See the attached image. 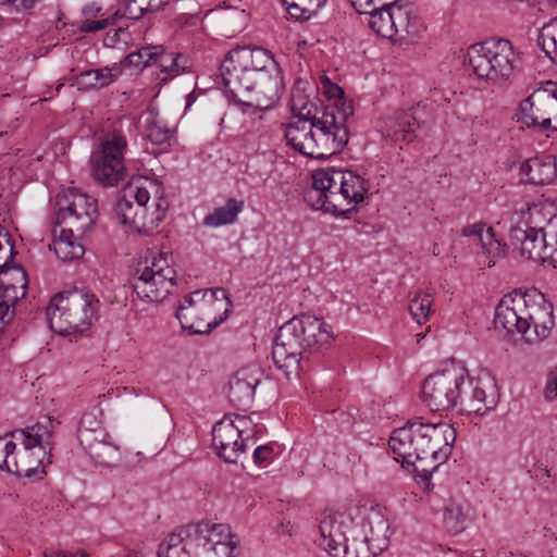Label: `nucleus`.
Masks as SVG:
<instances>
[{
	"instance_id": "obj_1",
	"label": "nucleus",
	"mask_w": 557,
	"mask_h": 557,
	"mask_svg": "<svg viewBox=\"0 0 557 557\" xmlns=\"http://www.w3.org/2000/svg\"><path fill=\"white\" fill-rule=\"evenodd\" d=\"M455 441L456 431L448 423L409 421L392 432L388 445L403 465L420 461L421 468L417 467L416 472L426 481L448 459Z\"/></svg>"
},
{
	"instance_id": "obj_2",
	"label": "nucleus",
	"mask_w": 557,
	"mask_h": 557,
	"mask_svg": "<svg viewBox=\"0 0 557 557\" xmlns=\"http://www.w3.org/2000/svg\"><path fill=\"white\" fill-rule=\"evenodd\" d=\"M354 113L350 103L325 106L315 121L297 119L285 125L284 137L288 146L313 159H326L338 153L347 145V120Z\"/></svg>"
},
{
	"instance_id": "obj_3",
	"label": "nucleus",
	"mask_w": 557,
	"mask_h": 557,
	"mask_svg": "<svg viewBox=\"0 0 557 557\" xmlns=\"http://www.w3.org/2000/svg\"><path fill=\"white\" fill-rule=\"evenodd\" d=\"M494 323L508 334H520L529 344L547 338L555 325L553 305L542 293L512 292L495 309Z\"/></svg>"
},
{
	"instance_id": "obj_4",
	"label": "nucleus",
	"mask_w": 557,
	"mask_h": 557,
	"mask_svg": "<svg viewBox=\"0 0 557 557\" xmlns=\"http://www.w3.org/2000/svg\"><path fill=\"white\" fill-rule=\"evenodd\" d=\"M332 341L333 331L322 318L294 317L278 329L272 348L273 362L286 376L297 374L304 351H320Z\"/></svg>"
},
{
	"instance_id": "obj_5",
	"label": "nucleus",
	"mask_w": 557,
	"mask_h": 557,
	"mask_svg": "<svg viewBox=\"0 0 557 557\" xmlns=\"http://www.w3.org/2000/svg\"><path fill=\"white\" fill-rule=\"evenodd\" d=\"M100 301L84 289H72L53 296L46 314L50 329L60 335H77L87 332L98 319Z\"/></svg>"
},
{
	"instance_id": "obj_6",
	"label": "nucleus",
	"mask_w": 557,
	"mask_h": 557,
	"mask_svg": "<svg viewBox=\"0 0 557 557\" xmlns=\"http://www.w3.org/2000/svg\"><path fill=\"white\" fill-rule=\"evenodd\" d=\"M467 61L479 79L494 85L509 84L520 69V54L505 38L493 37L471 45Z\"/></svg>"
},
{
	"instance_id": "obj_7",
	"label": "nucleus",
	"mask_w": 557,
	"mask_h": 557,
	"mask_svg": "<svg viewBox=\"0 0 557 557\" xmlns=\"http://www.w3.org/2000/svg\"><path fill=\"white\" fill-rule=\"evenodd\" d=\"M232 307L224 288L198 289L185 296L176 310L184 331L207 334L221 324Z\"/></svg>"
},
{
	"instance_id": "obj_8",
	"label": "nucleus",
	"mask_w": 557,
	"mask_h": 557,
	"mask_svg": "<svg viewBox=\"0 0 557 557\" xmlns=\"http://www.w3.org/2000/svg\"><path fill=\"white\" fill-rule=\"evenodd\" d=\"M231 61L239 72L247 67L259 72V89L251 99H247V107L258 110H268L280 98L283 78L277 62L271 52L261 47H238L230 51Z\"/></svg>"
},
{
	"instance_id": "obj_9",
	"label": "nucleus",
	"mask_w": 557,
	"mask_h": 557,
	"mask_svg": "<svg viewBox=\"0 0 557 557\" xmlns=\"http://www.w3.org/2000/svg\"><path fill=\"white\" fill-rule=\"evenodd\" d=\"M54 420L47 418L42 422L11 432L17 441L16 453L12 458L10 473L30 478L45 473V465L50 462Z\"/></svg>"
},
{
	"instance_id": "obj_10",
	"label": "nucleus",
	"mask_w": 557,
	"mask_h": 557,
	"mask_svg": "<svg viewBox=\"0 0 557 557\" xmlns=\"http://www.w3.org/2000/svg\"><path fill=\"white\" fill-rule=\"evenodd\" d=\"M468 370L461 361L451 360L429 375L422 385V400L432 411H444L460 406L461 389Z\"/></svg>"
},
{
	"instance_id": "obj_11",
	"label": "nucleus",
	"mask_w": 557,
	"mask_h": 557,
	"mask_svg": "<svg viewBox=\"0 0 557 557\" xmlns=\"http://www.w3.org/2000/svg\"><path fill=\"white\" fill-rule=\"evenodd\" d=\"M176 271L166 255L146 258L135 269L133 288L138 298L145 301L163 300L174 286Z\"/></svg>"
},
{
	"instance_id": "obj_12",
	"label": "nucleus",
	"mask_w": 557,
	"mask_h": 557,
	"mask_svg": "<svg viewBox=\"0 0 557 557\" xmlns=\"http://www.w3.org/2000/svg\"><path fill=\"white\" fill-rule=\"evenodd\" d=\"M228 534V525L199 522L186 524L170 533L159 545L158 557H193V547L210 546L213 535Z\"/></svg>"
},
{
	"instance_id": "obj_13",
	"label": "nucleus",
	"mask_w": 557,
	"mask_h": 557,
	"mask_svg": "<svg viewBox=\"0 0 557 557\" xmlns=\"http://www.w3.org/2000/svg\"><path fill=\"white\" fill-rule=\"evenodd\" d=\"M127 150L126 137L120 131L108 133L99 149L92 154V174L104 186H115L124 180V154Z\"/></svg>"
},
{
	"instance_id": "obj_14",
	"label": "nucleus",
	"mask_w": 557,
	"mask_h": 557,
	"mask_svg": "<svg viewBox=\"0 0 557 557\" xmlns=\"http://www.w3.org/2000/svg\"><path fill=\"white\" fill-rule=\"evenodd\" d=\"M55 207L54 224L69 226L78 233L89 231L98 215L97 200L74 187L57 195Z\"/></svg>"
},
{
	"instance_id": "obj_15",
	"label": "nucleus",
	"mask_w": 557,
	"mask_h": 557,
	"mask_svg": "<svg viewBox=\"0 0 557 557\" xmlns=\"http://www.w3.org/2000/svg\"><path fill=\"white\" fill-rule=\"evenodd\" d=\"M521 121L529 128L557 131V83H542L520 102Z\"/></svg>"
},
{
	"instance_id": "obj_16",
	"label": "nucleus",
	"mask_w": 557,
	"mask_h": 557,
	"mask_svg": "<svg viewBox=\"0 0 557 557\" xmlns=\"http://www.w3.org/2000/svg\"><path fill=\"white\" fill-rule=\"evenodd\" d=\"M342 169H319L312 174V188L307 193V199L314 209H321L335 215H344L343 202L336 197H342L343 184L341 183Z\"/></svg>"
},
{
	"instance_id": "obj_17",
	"label": "nucleus",
	"mask_w": 557,
	"mask_h": 557,
	"mask_svg": "<svg viewBox=\"0 0 557 557\" xmlns=\"http://www.w3.org/2000/svg\"><path fill=\"white\" fill-rule=\"evenodd\" d=\"M251 421L246 416H225L212 429V441L218 455L226 462H236L245 450L244 434L248 433Z\"/></svg>"
},
{
	"instance_id": "obj_18",
	"label": "nucleus",
	"mask_w": 557,
	"mask_h": 557,
	"mask_svg": "<svg viewBox=\"0 0 557 557\" xmlns=\"http://www.w3.org/2000/svg\"><path fill=\"white\" fill-rule=\"evenodd\" d=\"M498 400L499 395L493 377L468 375L461 389L460 411L469 416H485L496 408Z\"/></svg>"
},
{
	"instance_id": "obj_19",
	"label": "nucleus",
	"mask_w": 557,
	"mask_h": 557,
	"mask_svg": "<svg viewBox=\"0 0 557 557\" xmlns=\"http://www.w3.org/2000/svg\"><path fill=\"white\" fill-rule=\"evenodd\" d=\"M354 524L346 511H325L319 524V545L334 557H339L348 542L347 533Z\"/></svg>"
},
{
	"instance_id": "obj_20",
	"label": "nucleus",
	"mask_w": 557,
	"mask_h": 557,
	"mask_svg": "<svg viewBox=\"0 0 557 557\" xmlns=\"http://www.w3.org/2000/svg\"><path fill=\"white\" fill-rule=\"evenodd\" d=\"M220 75L226 92L244 106H247V99H251L259 89V72L249 67L239 72L235 62L231 61L230 52L220 65Z\"/></svg>"
},
{
	"instance_id": "obj_21",
	"label": "nucleus",
	"mask_w": 557,
	"mask_h": 557,
	"mask_svg": "<svg viewBox=\"0 0 557 557\" xmlns=\"http://www.w3.org/2000/svg\"><path fill=\"white\" fill-rule=\"evenodd\" d=\"M220 75L226 92L244 106H247V99H251L259 89V72L249 67L239 72L235 62L231 61L230 52L220 65Z\"/></svg>"
},
{
	"instance_id": "obj_22",
	"label": "nucleus",
	"mask_w": 557,
	"mask_h": 557,
	"mask_svg": "<svg viewBox=\"0 0 557 557\" xmlns=\"http://www.w3.org/2000/svg\"><path fill=\"white\" fill-rule=\"evenodd\" d=\"M27 285L26 273L22 269L3 271L0 278V321L4 326L13 320L15 306L25 296Z\"/></svg>"
},
{
	"instance_id": "obj_23",
	"label": "nucleus",
	"mask_w": 557,
	"mask_h": 557,
	"mask_svg": "<svg viewBox=\"0 0 557 557\" xmlns=\"http://www.w3.org/2000/svg\"><path fill=\"white\" fill-rule=\"evenodd\" d=\"M509 238L523 258L541 262L549 261L553 243L546 233L542 234V232L530 231L522 226H513L510 230Z\"/></svg>"
},
{
	"instance_id": "obj_24",
	"label": "nucleus",
	"mask_w": 557,
	"mask_h": 557,
	"mask_svg": "<svg viewBox=\"0 0 557 557\" xmlns=\"http://www.w3.org/2000/svg\"><path fill=\"white\" fill-rule=\"evenodd\" d=\"M418 128L419 122L412 110L396 111L377 123L382 138L391 144L413 141Z\"/></svg>"
},
{
	"instance_id": "obj_25",
	"label": "nucleus",
	"mask_w": 557,
	"mask_h": 557,
	"mask_svg": "<svg viewBox=\"0 0 557 557\" xmlns=\"http://www.w3.org/2000/svg\"><path fill=\"white\" fill-rule=\"evenodd\" d=\"M262 372L257 367L238 370L230 381V401L239 409L248 408L253 400L256 387L260 384Z\"/></svg>"
},
{
	"instance_id": "obj_26",
	"label": "nucleus",
	"mask_w": 557,
	"mask_h": 557,
	"mask_svg": "<svg viewBox=\"0 0 557 557\" xmlns=\"http://www.w3.org/2000/svg\"><path fill=\"white\" fill-rule=\"evenodd\" d=\"M85 233H78L64 225H54L52 230V244L50 249L63 262H72L84 256L85 248L82 243V236Z\"/></svg>"
},
{
	"instance_id": "obj_27",
	"label": "nucleus",
	"mask_w": 557,
	"mask_h": 557,
	"mask_svg": "<svg viewBox=\"0 0 557 557\" xmlns=\"http://www.w3.org/2000/svg\"><path fill=\"white\" fill-rule=\"evenodd\" d=\"M463 236L475 237L480 245L481 251L479 256L485 258L484 264L488 268L493 267L497 259L502 258L505 253V244L495 238L492 227H486L483 223H475L467 225L461 230Z\"/></svg>"
},
{
	"instance_id": "obj_28",
	"label": "nucleus",
	"mask_w": 557,
	"mask_h": 557,
	"mask_svg": "<svg viewBox=\"0 0 557 557\" xmlns=\"http://www.w3.org/2000/svg\"><path fill=\"white\" fill-rule=\"evenodd\" d=\"M343 184V198L336 197L343 202L344 215L352 212L357 206L366 199L369 193V182L358 173L343 170L341 174Z\"/></svg>"
},
{
	"instance_id": "obj_29",
	"label": "nucleus",
	"mask_w": 557,
	"mask_h": 557,
	"mask_svg": "<svg viewBox=\"0 0 557 557\" xmlns=\"http://www.w3.org/2000/svg\"><path fill=\"white\" fill-rule=\"evenodd\" d=\"M555 221H557L556 208L549 202H539L521 212V219L516 226L546 233L549 236Z\"/></svg>"
},
{
	"instance_id": "obj_30",
	"label": "nucleus",
	"mask_w": 557,
	"mask_h": 557,
	"mask_svg": "<svg viewBox=\"0 0 557 557\" xmlns=\"http://www.w3.org/2000/svg\"><path fill=\"white\" fill-rule=\"evenodd\" d=\"M123 73L122 65L114 63L111 66L91 69L77 74L74 85L78 89H100L113 84Z\"/></svg>"
},
{
	"instance_id": "obj_31",
	"label": "nucleus",
	"mask_w": 557,
	"mask_h": 557,
	"mask_svg": "<svg viewBox=\"0 0 557 557\" xmlns=\"http://www.w3.org/2000/svg\"><path fill=\"white\" fill-rule=\"evenodd\" d=\"M393 17L396 26V38H416L424 30L423 22L410 3H395Z\"/></svg>"
},
{
	"instance_id": "obj_32",
	"label": "nucleus",
	"mask_w": 557,
	"mask_h": 557,
	"mask_svg": "<svg viewBox=\"0 0 557 557\" xmlns=\"http://www.w3.org/2000/svg\"><path fill=\"white\" fill-rule=\"evenodd\" d=\"M156 50L154 65L165 75L162 81L165 82L191 71L193 63L188 55L166 51L162 46H157Z\"/></svg>"
},
{
	"instance_id": "obj_33",
	"label": "nucleus",
	"mask_w": 557,
	"mask_h": 557,
	"mask_svg": "<svg viewBox=\"0 0 557 557\" xmlns=\"http://www.w3.org/2000/svg\"><path fill=\"white\" fill-rule=\"evenodd\" d=\"M556 163L548 158H531L520 165V176L525 183L544 185L554 180Z\"/></svg>"
},
{
	"instance_id": "obj_34",
	"label": "nucleus",
	"mask_w": 557,
	"mask_h": 557,
	"mask_svg": "<svg viewBox=\"0 0 557 557\" xmlns=\"http://www.w3.org/2000/svg\"><path fill=\"white\" fill-rule=\"evenodd\" d=\"M145 212L146 209H140L124 195L117 198L114 206L116 219L123 226L134 232H140L146 226Z\"/></svg>"
},
{
	"instance_id": "obj_35",
	"label": "nucleus",
	"mask_w": 557,
	"mask_h": 557,
	"mask_svg": "<svg viewBox=\"0 0 557 557\" xmlns=\"http://www.w3.org/2000/svg\"><path fill=\"white\" fill-rule=\"evenodd\" d=\"M394 5V2L386 0V5H379L368 13L370 15V27L383 38L396 39V26L393 17Z\"/></svg>"
},
{
	"instance_id": "obj_36",
	"label": "nucleus",
	"mask_w": 557,
	"mask_h": 557,
	"mask_svg": "<svg viewBox=\"0 0 557 557\" xmlns=\"http://www.w3.org/2000/svg\"><path fill=\"white\" fill-rule=\"evenodd\" d=\"M243 208V201L230 198L226 200L224 206L215 208L211 213L207 214L202 220V224L209 227H219L232 224L236 221L237 215Z\"/></svg>"
},
{
	"instance_id": "obj_37",
	"label": "nucleus",
	"mask_w": 557,
	"mask_h": 557,
	"mask_svg": "<svg viewBox=\"0 0 557 557\" xmlns=\"http://www.w3.org/2000/svg\"><path fill=\"white\" fill-rule=\"evenodd\" d=\"M389 524L386 519L380 515H375L369 519V530L364 532V536L372 545L373 552L382 553L389 544Z\"/></svg>"
},
{
	"instance_id": "obj_38",
	"label": "nucleus",
	"mask_w": 557,
	"mask_h": 557,
	"mask_svg": "<svg viewBox=\"0 0 557 557\" xmlns=\"http://www.w3.org/2000/svg\"><path fill=\"white\" fill-rule=\"evenodd\" d=\"M146 137L153 145H163L173 136V131L164 120L160 119L154 110H149L145 117Z\"/></svg>"
},
{
	"instance_id": "obj_39",
	"label": "nucleus",
	"mask_w": 557,
	"mask_h": 557,
	"mask_svg": "<svg viewBox=\"0 0 557 557\" xmlns=\"http://www.w3.org/2000/svg\"><path fill=\"white\" fill-rule=\"evenodd\" d=\"M327 0H282L289 16L297 21H308L322 9Z\"/></svg>"
},
{
	"instance_id": "obj_40",
	"label": "nucleus",
	"mask_w": 557,
	"mask_h": 557,
	"mask_svg": "<svg viewBox=\"0 0 557 557\" xmlns=\"http://www.w3.org/2000/svg\"><path fill=\"white\" fill-rule=\"evenodd\" d=\"M444 522L446 528L454 533H459L462 530H465L467 522V513L465 511V506L461 502H449V504L445 507Z\"/></svg>"
},
{
	"instance_id": "obj_41",
	"label": "nucleus",
	"mask_w": 557,
	"mask_h": 557,
	"mask_svg": "<svg viewBox=\"0 0 557 557\" xmlns=\"http://www.w3.org/2000/svg\"><path fill=\"white\" fill-rule=\"evenodd\" d=\"M290 108L295 116L306 121L319 120L322 113L314 102L298 91L292 96Z\"/></svg>"
},
{
	"instance_id": "obj_42",
	"label": "nucleus",
	"mask_w": 557,
	"mask_h": 557,
	"mask_svg": "<svg viewBox=\"0 0 557 557\" xmlns=\"http://www.w3.org/2000/svg\"><path fill=\"white\" fill-rule=\"evenodd\" d=\"M432 304V296L428 293H419L411 299L409 311L417 323L422 324L429 320Z\"/></svg>"
},
{
	"instance_id": "obj_43",
	"label": "nucleus",
	"mask_w": 557,
	"mask_h": 557,
	"mask_svg": "<svg viewBox=\"0 0 557 557\" xmlns=\"http://www.w3.org/2000/svg\"><path fill=\"white\" fill-rule=\"evenodd\" d=\"M157 46L143 47L137 51L127 54L124 58V65L132 70H143L146 66L154 64V57L157 54Z\"/></svg>"
},
{
	"instance_id": "obj_44",
	"label": "nucleus",
	"mask_w": 557,
	"mask_h": 557,
	"mask_svg": "<svg viewBox=\"0 0 557 557\" xmlns=\"http://www.w3.org/2000/svg\"><path fill=\"white\" fill-rule=\"evenodd\" d=\"M159 184L156 181H146L145 185L131 184L124 189V196L128 199H135L136 206L140 209H145L146 205L150 199V190L154 189L156 193L159 190Z\"/></svg>"
},
{
	"instance_id": "obj_45",
	"label": "nucleus",
	"mask_w": 557,
	"mask_h": 557,
	"mask_svg": "<svg viewBox=\"0 0 557 557\" xmlns=\"http://www.w3.org/2000/svg\"><path fill=\"white\" fill-rule=\"evenodd\" d=\"M537 44L543 52L557 64V20L552 26L543 28Z\"/></svg>"
},
{
	"instance_id": "obj_46",
	"label": "nucleus",
	"mask_w": 557,
	"mask_h": 557,
	"mask_svg": "<svg viewBox=\"0 0 557 557\" xmlns=\"http://www.w3.org/2000/svg\"><path fill=\"white\" fill-rule=\"evenodd\" d=\"M339 557H375L380 553L373 552L371 543L363 535L362 537H352L344 547Z\"/></svg>"
},
{
	"instance_id": "obj_47",
	"label": "nucleus",
	"mask_w": 557,
	"mask_h": 557,
	"mask_svg": "<svg viewBox=\"0 0 557 557\" xmlns=\"http://www.w3.org/2000/svg\"><path fill=\"white\" fill-rule=\"evenodd\" d=\"M222 536H225V540L219 539L218 541H213L210 546L207 548L208 550H214L216 555L225 554L226 557H238L237 549L239 546V540L237 535L231 533V529L228 528V534L223 533Z\"/></svg>"
},
{
	"instance_id": "obj_48",
	"label": "nucleus",
	"mask_w": 557,
	"mask_h": 557,
	"mask_svg": "<svg viewBox=\"0 0 557 557\" xmlns=\"http://www.w3.org/2000/svg\"><path fill=\"white\" fill-rule=\"evenodd\" d=\"M17 441H15L11 433L0 436V470L10 472L12 467V458L16 453Z\"/></svg>"
},
{
	"instance_id": "obj_49",
	"label": "nucleus",
	"mask_w": 557,
	"mask_h": 557,
	"mask_svg": "<svg viewBox=\"0 0 557 557\" xmlns=\"http://www.w3.org/2000/svg\"><path fill=\"white\" fill-rule=\"evenodd\" d=\"M148 14L147 10L144 9V5H140L139 2L135 0L126 1L121 8H119L114 13V17L117 21L119 18H127L133 21H138Z\"/></svg>"
},
{
	"instance_id": "obj_50",
	"label": "nucleus",
	"mask_w": 557,
	"mask_h": 557,
	"mask_svg": "<svg viewBox=\"0 0 557 557\" xmlns=\"http://www.w3.org/2000/svg\"><path fill=\"white\" fill-rule=\"evenodd\" d=\"M323 94L330 100L327 106H338L341 107L343 102L349 103L348 101L343 99V90L339 86L331 83V81L326 77L321 81Z\"/></svg>"
},
{
	"instance_id": "obj_51",
	"label": "nucleus",
	"mask_w": 557,
	"mask_h": 557,
	"mask_svg": "<svg viewBox=\"0 0 557 557\" xmlns=\"http://www.w3.org/2000/svg\"><path fill=\"white\" fill-rule=\"evenodd\" d=\"M77 431H92L98 435H106L101 420L95 412H86L83 414Z\"/></svg>"
},
{
	"instance_id": "obj_52",
	"label": "nucleus",
	"mask_w": 557,
	"mask_h": 557,
	"mask_svg": "<svg viewBox=\"0 0 557 557\" xmlns=\"http://www.w3.org/2000/svg\"><path fill=\"white\" fill-rule=\"evenodd\" d=\"M274 459V449L270 444L260 445L253 450V461L260 467H267Z\"/></svg>"
},
{
	"instance_id": "obj_53",
	"label": "nucleus",
	"mask_w": 557,
	"mask_h": 557,
	"mask_svg": "<svg viewBox=\"0 0 557 557\" xmlns=\"http://www.w3.org/2000/svg\"><path fill=\"white\" fill-rule=\"evenodd\" d=\"M114 24H116V20L114 17V15L112 14L111 16H109L107 18H100V20H95V21L86 20L81 24L79 29L84 33H94L97 30L104 29L109 25H114Z\"/></svg>"
},
{
	"instance_id": "obj_54",
	"label": "nucleus",
	"mask_w": 557,
	"mask_h": 557,
	"mask_svg": "<svg viewBox=\"0 0 557 557\" xmlns=\"http://www.w3.org/2000/svg\"><path fill=\"white\" fill-rule=\"evenodd\" d=\"M106 435H98L97 432L92 431H77V438L81 445L85 449H92V447L97 444H101L104 440Z\"/></svg>"
},
{
	"instance_id": "obj_55",
	"label": "nucleus",
	"mask_w": 557,
	"mask_h": 557,
	"mask_svg": "<svg viewBox=\"0 0 557 557\" xmlns=\"http://www.w3.org/2000/svg\"><path fill=\"white\" fill-rule=\"evenodd\" d=\"M349 2L359 14L369 13L379 5H386V0H349Z\"/></svg>"
},
{
	"instance_id": "obj_56",
	"label": "nucleus",
	"mask_w": 557,
	"mask_h": 557,
	"mask_svg": "<svg viewBox=\"0 0 557 557\" xmlns=\"http://www.w3.org/2000/svg\"><path fill=\"white\" fill-rule=\"evenodd\" d=\"M23 54L24 52H21L14 46H7L0 48V60H3L11 64L9 70H13L14 63L18 62Z\"/></svg>"
},
{
	"instance_id": "obj_57",
	"label": "nucleus",
	"mask_w": 557,
	"mask_h": 557,
	"mask_svg": "<svg viewBox=\"0 0 557 557\" xmlns=\"http://www.w3.org/2000/svg\"><path fill=\"white\" fill-rule=\"evenodd\" d=\"M544 398L554 401L557 398V375H549L544 389Z\"/></svg>"
},
{
	"instance_id": "obj_58",
	"label": "nucleus",
	"mask_w": 557,
	"mask_h": 557,
	"mask_svg": "<svg viewBox=\"0 0 557 557\" xmlns=\"http://www.w3.org/2000/svg\"><path fill=\"white\" fill-rule=\"evenodd\" d=\"M553 231H550L549 236L553 243V249L549 255V263L554 267H557V221L553 223Z\"/></svg>"
},
{
	"instance_id": "obj_59",
	"label": "nucleus",
	"mask_w": 557,
	"mask_h": 557,
	"mask_svg": "<svg viewBox=\"0 0 557 557\" xmlns=\"http://www.w3.org/2000/svg\"><path fill=\"white\" fill-rule=\"evenodd\" d=\"M16 9L28 10L34 7L36 0H8Z\"/></svg>"
},
{
	"instance_id": "obj_60",
	"label": "nucleus",
	"mask_w": 557,
	"mask_h": 557,
	"mask_svg": "<svg viewBox=\"0 0 557 557\" xmlns=\"http://www.w3.org/2000/svg\"><path fill=\"white\" fill-rule=\"evenodd\" d=\"M45 557H88V555L84 552L78 553L76 556L64 552H54L50 556L45 555Z\"/></svg>"
},
{
	"instance_id": "obj_61",
	"label": "nucleus",
	"mask_w": 557,
	"mask_h": 557,
	"mask_svg": "<svg viewBox=\"0 0 557 557\" xmlns=\"http://www.w3.org/2000/svg\"><path fill=\"white\" fill-rule=\"evenodd\" d=\"M497 557H523L522 555H515L513 553L511 552H508L506 549H499L497 552Z\"/></svg>"
},
{
	"instance_id": "obj_62",
	"label": "nucleus",
	"mask_w": 557,
	"mask_h": 557,
	"mask_svg": "<svg viewBox=\"0 0 557 557\" xmlns=\"http://www.w3.org/2000/svg\"><path fill=\"white\" fill-rule=\"evenodd\" d=\"M472 557H485L484 550H476V552H474Z\"/></svg>"
},
{
	"instance_id": "obj_63",
	"label": "nucleus",
	"mask_w": 557,
	"mask_h": 557,
	"mask_svg": "<svg viewBox=\"0 0 557 557\" xmlns=\"http://www.w3.org/2000/svg\"><path fill=\"white\" fill-rule=\"evenodd\" d=\"M433 253H434L435 256L440 255L438 245H436V244L433 246Z\"/></svg>"
},
{
	"instance_id": "obj_64",
	"label": "nucleus",
	"mask_w": 557,
	"mask_h": 557,
	"mask_svg": "<svg viewBox=\"0 0 557 557\" xmlns=\"http://www.w3.org/2000/svg\"><path fill=\"white\" fill-rule=\"evenodd\" d=\"M63 26H65V23H62V22L59 20V21H58V23H57V28H61V27H63Z\"/></svg>"
}]
</instances>
